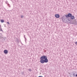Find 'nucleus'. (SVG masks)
<instances>
[{
    "label": "nucleus",
    "instance_id": "nucleus-2",
    "mask_svg": "<svg viewBox=\"0 0 77 77\" xmlns=\"http://www.w3.org/2000/svg\"><path fill=\"white\" fill-rule=\"evenodd\" d=\"M55 17H56V18H59L60 16H59V15L58 14H56L55 15Z\"/></svg>",
    "mask_w": 77,
    "mask_h": 77
},
{
    "label": "nucleus",
    "instance_id": "nucleus-10",
    "mask_svg": "<svg viewBox=\"0 0 77 77\" xmlns=\"http://www.w3.org/2000/svg\"><path fill=\"white\" fill-rule=\"evenodd\" d=\"M21 18H23V15L21 16Z\"/></svg>",
    "mask_w": 77,
    "mask_h": 77
},
{
    "label": "nucleus",
    "instance_id": "nucleus-14",
    "mask_svg": "<svg viewBox=\"0 0 77 77\" xmlns=\"http://www.w3.org/2000/svg\"><path fill=\"white\" fill-rule=\"evenodd\" d=\"M38 77H43L42 76H39Z\"/></svg>",
    "mask_w": 77,
    "mask_h": 77
},
{
    "label": "nucleus",
    "instance_id": "nucleus-9",
    "mask_svg": "<svg viewBox=\"0 0 77 77\" xmlns=\"http://www.w3.org/2000/svg\"><path fill=\"white\" fill-rule=\"evenodd\" d=\"M75 44H76V45H77V42H75Z\"/></svg>",
    "mask_w": 77,
    "mask_h": 77
},
{
    "label": "nucleus",
    "instance_id": "nucleus-11",
    "mask_svg": "<svg viewBox=\"0 0 77 77\" xmlns=\"http://www.w3.org/2000/svg\"><path fill=\"white\" fill-rule=\"evenodd\" d=\"M1 28V29H0V31H2V28L0 27Z\"/></svg>",
    "mask_w": 77,
    "mask_h": 77
},
{
    "label": "nucleus",
    "instance_id": "nucleus-6",
    "mask_svg": "<svg viewBox=\"0 0 77 77\" xmlns=\"http://www.w3.org/2000/svg\"><path fill=\"white\" fill-rule=\"evenodd\" d=\"M65 16L66 18H68L69 17V16H68V14L66 15Z\"/></svg>",
    "mask_w": 77,
    "mask_h": 77
},
{
    "label": "nucleus",
    "instance_id": "nucleus-16",
    "mask_svg": "<svg viewBox=\"0 0 77 77\" xmlns=\"http://www.w3.org/2000/svg\"><path fill=\"white\" fill-rule=\"evenodd\" d=\"M0 27H1V25H0Z\"/></svg>",
    "mask_w": 77,
    "mask_h": 77
},
{
    "label": "nucleus",
    "instance_id": "nucleus-7",
    "mask_svg": "<svg viewBox=\"0 0 77 77\" xmlns=\"http://www.w3.org/2000/svg\"><path fill=\"white\" fill-rule=\"evenodd\" d=\"M1 23H4V20H1Z\"/></svg>",
    "mask_w": 77,
    "mask_h": 77
},
{
    "label": "nucleus",
    "instance_id": "nucleus-5",
    "mask_svg": "<svg viewBox=\"0 0 77 77\" xmlns=\"http://www.w3.org/2000/svg\"><path fill=\"white\" fill-rule=\"evenodd\" d=\"M72 19V20H73L74 19V16H71L70 17Z\"/></svg>",
    "mask_w": 77,
    "mask_h": 77
},
{
    "label": "nucleus",
    "instance_id": "nucleus-12",
    "mask_svg": "<svg viewBox=\"0 0 77 77\" xmlns=\"http://www.w3.org/2000/svg\"><path fill=\"white\" fill-rule=\"evenodd\" d=\"M73 76H75V73H74V74H73Z\"/></svg>",
    "mask_w": 77,
    "mask_h": 77
},
{
    "label": "nucleus",
    "instance_id": "nucleus-8",
    "mask_svg": "<svg viewBox=\"0 0 77 77\" xmlns=\"http://www.w3.org/2000/svg\"><path fill=\"white\" fill-rule=\"evenodd\" d=\"M29 71H32V69H29Z\"/></svg>",
    "mask_w": 77,
    "mask_h": 77
},
{
    "label": "nucleus",
    "instance_id": "nucleus-13",
    "mask_svg": "<svg viewBox=\"0 0 77 77\" xmlns=\"http://www.w3.org/2000/svg\"><path fill=\"white\" fill-rule=\"evenodd\" d=\"M7 24H10V23H9V22H7Z\"/></svg>",
    "mask_w": 77,
    "mask_h": 77
},
{
    "label": "nucleus",
    "instance_id": "nucleus-15",
    "mask_svg": "<svg viewBox=\"0 0 77 77\" xmlns=\"http://www.w3.org/2000/svg\"><path fill=\"white\" fill-rule=\"evenodd\" d=\"M76 77H77V74L76 75Z\"/></svg>",
    "mask_w": 77,
    "mask_h": 77
},
{
    "label": "nucleus",
    "instance_id": "nucleus-4",
    "mask_svg": "<svg viewBox=\"0 0 77 77\" xmlns=\"http://www.w3.org/2000/svg\"><path fill=\"white\" fill-rule=\"evenodd\" d=\"M68 16H69V17H71L72 16V14L70 13H69L68 14Z\"/></svg>",
    "mask_w": 77,
    "mask_h": 77
},
{
    "label": "nucleus",
    "instance_id": "nucleus-1",
    "mask_svg": "<svg viewBox=\"0 0 77 77\" xmlns=\"http://www.w3.org/2000/svg\"><path fill=\"white\" fill-rule=\"evenodd\" d=\"M40 62L41 63H47L48 60L47 59V57L45 55H43L40 58Z\"/></svg>",
    "mask_w": 77,
    "mask_h": 77
},
{
    "label": "nucleus",
    "instance_id": "nucleus-3",
    "mask_svg": "<svg viewBox=\"0 0 77 77\" xmlns=\"http://www.w3.org/2000/svg\"><path fill=\"white\" fill-rule=\"evenodd\" d=\"M8 53V51L7 50H5L4 51V53L5 54H7Z\"/></svg>",
    "mask_w": 77,
    "mask_h": 77
}]
</instances>
